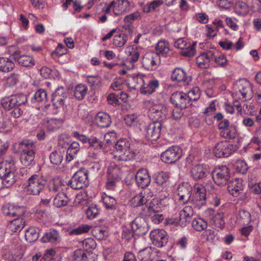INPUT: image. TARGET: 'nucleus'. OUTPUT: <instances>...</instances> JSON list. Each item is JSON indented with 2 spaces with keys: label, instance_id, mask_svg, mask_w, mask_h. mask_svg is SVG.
Returning <instances> with one entry per match:
<instances>
[{
  "label": "nucleus",
  "instance_id": "obj_44",
  "mask_svg": "<svg viewBox=\"0 0 261 261\" xmlns=\"http://www.w3.org/2000/svg\"><path fill=\"white\" fill-rule=\"evenodd\" d=\"M169 173L164 171L159 172L155 177V182L159 185L166 187L167 182L169 181Z\"/></svg>",
  "mask_w": 261,
  "mask_h": 261
},
{
  "label": "nucleus",
  "instance_id": "obj_59",
  "mask_svg": "<svg viewBox=\"0 0 261 261\" xmlns=\"http://www.w3.org/2000/svg\"><path fill=\"white\" fill-rule=\"evenodd\" d=\"M88 143L90 147L97 150L101 149L103 145L102 141L94 137L89 138Z\"/></svg>",
  "mask_w": 261,
  "mask_h": 261
},
{
  "label": "nucleus",
  "instance_id": "obj_46",
  "mask_svg": "<svg viewBox=\"0 0 261 261\" xmlns=\"http://www.w3.org/2000/svg\"><path fill=\"white\" fill-rule=\"evenodd\" d=\"M192 225L196 231H201L207 228V224L201 218H195L193 220Z\"/></svg>",
  "mask_w": 261,
  "mask_h": 261
},
{
  "label": "nucleus",
  "instance_id": "obj_20",
  "mask_svg": "<svg viewBox=\"0 0 261 261\" xmlns=\"http://www.w3.org/2000/svg\"><path fill=\"white\" fill-rule=\"evenodd\" d=\"M192 177L195 180H199L205 178L209 174V171L204 165H197L193 167L190 171Z\"/></svg>",
  "mask_w": 261,
  "mask_h": 261
},
{
  "label": "nucleus",
  "instance_id": "obj_6",
  "mask_svg": "<svg viewBox=\"0 0 261 261\" xmlns=\"http://www.w3.org/2000/svg\"><path fill=\"white\" fill-rule=\"evenodd\" d=\"M213 179L219 186L226 185L230 178L229 168L226 165L216 167L212 173Z\"/></svg>",
  "mask_w": 261,
  "mask_h": 261
},
{
  "label": "nucleus",
  "instance_id": "obj_43",
  "mask_svg": "<svg viewBox=\"0 0 261 261\" xmlns=\"http://www.w3.org/2000/svg\"><path fill=\"white\" fill-rule=\"evenodd\" d=\"M128 40V35L125 33H121L114 36L113 44L119 47L123 46Z\"/></svg>",
  "mask_w": 261,
  "mask_h": 261
},
{
  "label": "nucleus",
  "instance_id": "obj_22",
  "mask_svg": "<svg viewBox=\"0 0 261 261\" xmlns=\"http://www.w3.org/2000/svg\"><path fill=\"white\" fill-rule=\"evenodd\" d=\"M2 210L4 215L8 217H21L24 212L23 207H15L10 204L3 206Z\"/></svg>",
  "mask_w": 261,
  "mask_h": 261
},
{
  "label": "nucleus",
  "instance_id": "obj_15",
  "mask_svg": "<svg viewBox=\"0 0 261 261\" xmlns=\"http://www.w3.org/2000/svg\"><path fill=\"white\" fill-rule=\"evenodd\" d=\"M68 95L69 93L67 89L63 87L57 88L52 95L53 105L56 108L63 106Z\"/></svg>",
  "mask_w": 261,
  "mask_h": 261
},
{
  "label": "nucleus",
  "instance_id": "obj_5",
  "mask_svg": "<svg viewBox=\"0 0 261 261\" xmlns=\"http://www.w3.org/2000/svg\"><path fill=\"white\" fill-rule=\"evenodd\" d=\"M150 103L148 110V116L153 122L162 123L166 119L168 113L167 108L162 103Z\"/></svg>",
  "mask_w": 261,
  "mask_h": 261
},
{
  "label": "nucleus",
  "instance_id": "obj_37",
  "mask_svg": "<svg viewBox=\"0 0 261 261\" xmlns=\"http://www.w3.org/2000/svg\"><path fill=\"white\" fill-rule=\"evenodd\" d=\"M159 83L156 80H150L146 86L141 89V93L144 94H151L159 87Z\"/></svg>",
  "mask_w": 261,
  "mask_h": 261
},
{
  "label": "nucleus",
  "instance_id": "obj_14",
  "mask_svg": "<svg viewBox=\"0 0 261 261\" xmlns=\"http://www.w3.org/2000/svg\"><path fill=\"white\" fill-rule=\"evenodd\" d=\"M235 89L242 96L243 101L250 99L253 96L252 87L250 83L244 80H239L237 82Z\"/></svg>",
  "mask_w": 261,
  "mask_h": 261
},
{
  "label": "nucleus",
  "instance_id": "obj_2",
  "mask_svg": "<svg viewBox=\"0 0 261 261\" xmlns=\"http://www.w3.org/2000/svg\"><path fill=\"white\" fill-rule=\"evenodd\" d=\"M114 158L119 161H127L134 159L135 153L130 149V143L126 139H120L115 144Z\"/></svg>",
  "mask_w": 261,
  "mask_h": 261
},
{
  "label": "nucleus",
  "instance_id": "obj_21",
  "mask_svg": "<svg viewBox=\"0 0 261 261\" xmlns=\"http://www.w3.org/2000/svg\"><path fill=\"white\" fill-rule=\"evenodd\" d=\"M214 57V52L212 50H208L201 54L197 57L196 61L199 67L201 68H207L210 65V61L212 58Z\"/></svg>",
  "mask_w": 261,
  "mask_h": 261
},
{
  "label": "nucleus",
  "instance_id": "obj_12",
  "mask_svg": "<svg viewBox=\"0 0 261 261\" xmlns=\"http://www.w3.org/2000/svg\"><path fill=\"white\" fill-rule=\"evenodd\" d=\"M170 101L176 107L185 109L192 105L187 97L186 93L181 91L174 92L170 97Z\"/></svg>",
  "mask_w": 261,
  "mask_h": 261
},
{
  "label": "nucleus",
  "instance_id": "obj_31",
  "mask_svg": "<svg viewBox=\"0 0 261 261\" xmlns=\"http://www.w3.org/2000/svg\"><path fill=\"white\" fill-rule=\"evenodd\" d=\"M234 12L240 16H245L249 11V7L247 3L243 1H238L234 7Z\"/></svg>",
  "mask_w": 261,
  "mask_h": 261
},
{
  "label": "nucleus",
  "instance_id": "obj_55",
  "mask_svg": "<svg viewBox=\"0 0 261 261\" xmlns=\"http://www.w3.org/2000/svg\"><path fill=\"white\" fill-rule=\"evenodd\" d=\"M62 186L61 180L59 178H53L48 185V190L50 192H57Z\"/></svg>",
  "mask_w": 261,
  "mask_h": 261
},
{
  "label": "nucleus",
  "instance_id": "obj_42",
  "mask_svg": "<svg viewBox=\"0 0 261 261\" xmlns=\"http://www.w3.org/2000/svg\"><path fill=\"white\" fill-rule=\"evenodd\" d=\"M17 62L20 66L25 67H32L35 65V61L32 57L23 54Z\"/></svg>",
  "mask_w": 261,
  "mask_h": 261
},
{
  "label": "nucleus",
  "instance_id": "obj_35",
  "mask_svg": "<svg viewBox=\"0 0 261 261\" xmlns=\"http://www.w3.org/2000/svg\"><path fill=\"white\" fill-rule=\"evenodd\" d=\"M6 53L9 55V58L12 61L17 62L22 54V51L16 46H9L6 49Z\"/></svg>",
  "mask_w": 261,
  "mask_h": 261
},
{
  "label": "nucleus",
  "instance_id": "obj_57",
  "mask_svg": "<svg viewBox=\"0 0 261 261\" xmlns=\"http://www.w3.org/2000/svg\"><path fill=\"white\" fill-rule=\"evenodd\" d=\"M148 211L150 213V214H151V213H158L161 211L160 203L158 200L153 199L149 203Z\"/></svg>",
  "mask_w": 261,
  "mask_h": 261
},
{
  "label": "nucleus",
  "instance_id": "obj_33",
  "mask_svg": "<svg viewBox=\"0 0 261 261\" xmlns=\"http://www.w3.org/2000/svg\"><path fill=\"white\" fill-rule=\"evenodd\" d=\"M107 176L120 179L121 171L120 167L115 163L110 164L107 169Z\"/></svg>",
  "mask_w": 261,
  "mask_h": 261
},
{
  "label": "nucleus",
  "instance_id": "obj_30",
  "mask_svg": "<svg viewBox=\"0 0 261 261\" xmlns=\"http://www.w3.org/2000/svg\"><path fill=\"white\" fill-rule=\"evenodd\" d=\"M40 229L38 227H30L25 232V240L29 242H34L39 237Z\"/></svg>",
  "mask_w": 261,
  "mask_h": 261
},
{
  "label": "nucleus",
  "instance_id": "obj_23",
  "mask_svg": "<svg viewBox=\"0 0 261 261\" xmlns=\"http://www.w3.org/2000/svg\"><path fill=\"white\" fill-rule=\"evenodd\" d=\"M41 240L43 243L57 244L61 241L60 233L55 229H50L43 234Z\"/></svg>",
  "mask_w": 261,
  "mask_h": 261
},
{
  "label": "nucleus",
  "instance_id": "obj_63",
  "mask_svg": "<svg viewBox=\"0 0 261 261\" xmlns=\"http://www.w3.org/2000/svg\"><path fill=\"white\" fill-rule=\"evenodd\" d=\"M87 82L90 87H94L99 85L101 83V79L98 75H88Z\"/></svg>",
  "mask_w": 261,
  "mask_h": 261
},
{
  "label": "nucleus",
  "instance_id": "obj_34",
  "mask_svg": "<svg viewBox=\"0 0 261 261\" xmlns=\"http://www.w3.org/2000/svg\"><path fill=\"white\" fill-rule=\"evenodd\" d=\"M68 202L69 198L64 193L61 192L56 195L53 203L55 206L60 207L67 205Z\"/></svg>",
  "mask_w": 261,
  "mask_h": 261
},
{
  "label": "nucleus",
  "instance_id": "obj_1",
  "mask_svg": "<svg viewBox=\"0 0 261 261\" xmlns=\"http://www.w3.org/2000/svg\"><path fill=\"white\" fill-rule=\"evenodd\" d=\"M47 180L45 177L40 174H34L28 177L25 188L27 194L38 195L46 187Z\"/></svg>",
  "mask_w": 261,
  "mask_h": 261
},
{
  "label": "nucleus",
  "instance_id": "obj_3",
  "mask_svg": "<svg viewBox=\"0 0 261 261\" xmlns=\"http://www.w3.org/2000/svg\"><path fill=\"white\" fill-rule=\"evenodd\" d=\"M35 148L33 142L31 140H23L19 143V148L21 152L20 160L24 166H29L34 161Z\"/></svg>",
  "mask_w": 261,
  "mask_h": 261
},
{
  "label": "nucleus",
  "instance_id": "obj_17",
  "mask_svg": "<svg viewBox=\"0 0 261 261\" xmlns=\"http://www.w3.org/2000/svg\"><path fill=\"white\" fill-rule=\"evenodd\" d=\"M193 188L187 182L180 184L177 188V194L179 196V201L184 204L187 203L191 198V193Z\"/></svg>",
  "mask_w": 261,
  "mask_h": 261
},
{
  "label": "nucleus",
  "instance_id": "obj_18",
  "mask_svg": "<svg viewBox=\"0 0 261 261\" xmlns=\"http://www.w3.org/2000/svg\"><path fill=\"white\" fill-rule=\"evenodd\" d=\"M132 228L134 231L135 234L138 236L145 234L148 230L145 220L141 217L136 218L133 221Z\"/></svg>",
  "mask_w": 261,
  "mask_h": 261
},
{
  "label": "nucleus",
  "instance_id": "obj_56",
  "mask_svg": "<svg viewBox=\"0 0 261 261\" xmlns=\"http://www.w3.org/2000/svg\"><path fill=\"white\" fill-rule=\"evenodd\" d=\"M196 44V43H193L192 45L189 44L186 48L181 51V55L188 57L194 56L196 53V50L195 48Z\"/></svg>",
  "mask_w": 261,
  "mask_h": 261
},
{
  "label": "nucleus",
  "instance_id": "obj_64",
  "mask_svg": "<svg viewBox=\"0 0 261 261\" xmlns=\"http://www.w3.org/2000/svg\"><path fill=\"white\" fill-rule=\"evenodd\" d=\"M116 139V135L115 133L110 132L106 134L104 136L105 145L109 146L115 143Z\"/></svg>",
  "mask_w": 261,
  "mask_h": 261
},
{
  "label": "nucleus",
  "instance_id": "obj_51",
  "mask_svg": "<svg viewBox=\"0 0 261 261\" xmlns=\"http://www.w3.org/2000/svg\"><path fill=\"white\" fill-rule=\"evenodd\" d=\"M120 179L111 177L107 176V181L106 183V188L108 191H115L117 187V183Z\"/></svg>",
  "mask_w": 261,
  "mask_h": 261
},
{
  "label": "nucleus",
  "instance_id": "obj_54",
  "mask_svg": "<svg viewBox=\"0 0 261 261\" xmlns=\"http://www.w3.org/2000/svg\"><path fill=\"white\" fill-rule=\"evenodd\" d=\"M13 170L10 171L8 174H7L4 177H2L3 183L7 187H10L14 184L15 182V179L14 178V173Z\"/></svg>",
  "mask_w": 261,
  "mask_h": 261
},
{
  "label": "nucleus",
  "instance_id": "obj_48",
  "mask_svg": "<svg viewBox=\"0 0 261 261\" xmlns=\"http://www.w3.org/2000/svg\"><path fill=\"white\" fill-rule=\"evenodd\" d=\"M145 193L141 192L133 197L132 203L134 207L140 206L146 203L147 200L145 197Z\"/></svg>",
  "mask_w": 261,
  "mask_h": 261
},
{
  "label": "nucleus",
  "instance_id": "obj_25",
  "mask_svg": "<svg viewBox=\"0 0 261 261\" xmlns=\"http://www.w3.org/2000/svg\"><path fill=\"white\" fill-rule=\"evenodd\" d=\"M73 261H95L92 253L85 250L77 249L73 255Z\"/></svg>",
  "mask_w": 261,
  "mask_h": 261
},
{
  "label": "nucleus",
  "instance_id": "obj_9",
  "mask_svg": "<svg viewBox=\"0 0 261 261\" xmlns=\"http://www.w3.org/2000/svg\"><path fill=\"white\" fill-rule=\"evenodd\" d=\"M150 237L152 244L157 247L161 248L165 246L168 241V235L163 229H156L152 230Z\"/></svg>",
  "mask_w": 261,
  "mask_h": 261
},
{
  "label": "nucleus",
  "instance_id": "obj_39",
  "mask_svg": "<svg viewBox=\"0 0 261 261\" xmlns=\"http://www.w3.org/2000/svg\"><path fill=\"white\" fill-rule=\"evenodd\" d=\"M64 151L60 150H56L53 151L49 156L50 161L51 164L56 165H60L63 159Z\"/></svg>",
  "mask_w": 261,
  "mask_h": 261
},
{
  "label": "nucleus",
  "instance_id": "obj_19",
  "mask_svg": "<svg viewBox=\"0 0 261 261\" xmlns=\"http://www.w3.org/2000/svg\"><path fill=\"white\" fill-rule=\"evenodd\" d=\"M135 179L137 186L144 189L147 187L150 184L151 178L147 170L141 169L136 173Z\"/></svg>",
  "mask_w": 261,
  "mask_h": 261
},
{
  "label": "nucleus",
  "instance_id": "obj_26",
  "mask_svg": "<svg viewBox=\"0 0 261 261\" xmlns=\"http://www.w3.org/2000/svg\"><path fill=\"white\" fill-rule=\"evenodd\" d=\"M172 81L178 82H183L185 85H188L191 81V77L186 75V73L182 69L179 68H175L171 74Z\"/></svg>",
  "mask_w": 261,
  "mask_h": 261
},
{
  "label": "nucleus",
  "instance_id": "obj_58",
  "mask_svg": "<svg viewBox=\"0 0 261 261\" xmlns=\"http://www.w3.org/2000/svg\"><path fill=\"white\" fill-rule=\"evenodd\" d=\"M83 248L85 250L94 249L96 247L95 240L92 238H87L82 241Z\"/></svg>",
  "mask_w": 261,
  "mask_h": 261
},
{
  "label": "nucleus",
  "instance_id": "obj_10",
  "mask_svg": "<svg viewBox=\"0 0 261 261\" xmlns=\"http://www.w3.org/2000/svg\"><path fill=\"white\" fill-rule=\"evenodd\" d=\"M233 146L227 141L218 142L213 149V152L217 158H225L233 152Z\"/></svg>",
  "mask_w": 261,
  "mask_h": 261
},
{
  "label": "nucleus",
  "instance_id": "obj_24",
  "mask_svg": "<svg viewBox=\"0 0 261 261\" xmlns=\"http://www.w3.org/2000/svg\"><path fill=\"white\" fill-rule=\"evenodd\" d=\"M227 184L228 192L235 197H237L244 188L242 179L237 178L228 181Z\"/></svg>",
  "mask_w": 261,
  "mask_h": 261
},
{
  "label": "nucleus",
  "instance_id": "obj_27",
  "mask_svg": "<svg viewBox=\"0 0 261 261\" xmlns=\"http://www.w3.org/2000/svg\"><path fill=\"white\" fill-rule=\"evenodd\" d=\"M15 64L12 59L7 57H0V71L7 73L13 70Z\"/></svg>",
  "mask_w": 261,
  "mask_h": 261
},
{
  "label": "nucleus",
  "instance_id": "obj_7",
  "mask_svg": "<svg viewBox=\"0 0 261 261\" xmlns=\"http://www.w3.org/2000/svg\"><path fill=\"white\" fill-rule=\"evenodd\" d=\"M27 102V96L22 93H18L3 98L1 104L6 110H10L15 107L24 105Z\"/></svg>",
  "mask_w": 261,
  "mask_h": 261
},
{
  "label": "nucleus",
  "instance_id": "obj_53",
  "mask_svg": "<svg viewBox=\"0 0 261 261\" xmlns=\"http://www.w3.org/2000/svg\"><path fill=\"white\" fill-rule=\"evenodd\" d=\"M186 94L190 102L192 103V101H196L200 98V91L198 87H195L186 93Z\"/></svg>",
  "mask_w": 261,
  "mask_h": 261
},
{
  "label": "nucleus",
  "instance_id": "obj_61",
  "mask_svg": "<svg viewBox=\"0 0 261 261\" xmlns=\"http://www.w3.org/2000/svg\"><path fill=\"white\" fill-rule=\"evenodd\" d=\"M236 168L238 172L244 174L247 172L248 167L244 161L238 160L236 163Z\"/></svg>",
  "mask_w": 261,
  "mask_h": 261
},
{
  "label": "nucleus",
  "instance_id": "obj_8",
  "mask_svg": "<svg viewBox=\"0 0 261 261\" xmlns=\"http://www.w3.org/2000/svg\"><path fill=\"white\" fill-rule=\"evenodd\" d=\"M192 203L198 208L201 207L206 202V189L203 185L196 184L194 186V194L191 197Z\"/></svg>",
  "mask_w": 261,
  "mask_h": 261
},
{
  "label": "nucleus",
  "instance_id": "obj_16",
  "mask_svg": "<svg viewBox=\"0 0 261 261\" xmlns=\"http://www.w3.org/2000/svg\"><path fill=\"white\" fill-rule=\"evenodd\" d=\"M162 127L161 123L153 122L150 123L147 127L145 133V138L148 141H156L161 135Z\"/></svg>",
  "mask_w": 261,
  "mask_h": 261
},
{
  "label": "nucleus",
  "instance_id": "obj_40",
  "mask_svg": "<svg viewBox=\"0 0 261 261\" xmlns=\"http://www.w3.org/2000/svg\"><path fill=\"white\" fill-rule=\"evenodd\" d=\"M156 54L166 57L170 51L169 43L165 41H159L156 46Z\"/></svg>",
  "mask_w": 261,
  "mask_h": 261
},
{
  "label": "nucleus",
  "instance_id": "obj_11",
  "mask_svg": "<svg viewBox=\"0 0 261 261\" xmlns=\"http://www.w3.org/2000/svg\"><path fill=\"white\" fill-rule=\"evenodd\" d=\"M181 156V152L178 146H172L161 155V160L167 164H173L177 161Z\"/></svg>",
  "mask_w": 261,
  "mask_h": 261
},
{
  "label": "nucleus",
  "instance_id": "obj_13",
  "mask_svg": "<svg viewBox=\"0 0 261 261\" xmlns=\"http://www.w3.org/2000/svg\"><path fill=\"white\" fill-rule=\"evenodd\" d=\"M160 62V57L155 53H148L142 58L143 66L148 70H153L159 66Z\"/></svg>",
  "mask_w": 261,
  "mask_h": 261
},
{
  "label": "nucleus",
  "instance_id": "obj_62",
  "mask_svg": "<svg viewBox=\"0 0 261 261\" xmlns=\"http://www.w3.org/2000/svg\"><path fill=\"white\" fill-rule=\"evenodd\" d=\"M19 74L16 73L11 74L6 79V83L9 86L15 85L19 81Z\"/></svg>",
  "mask_w": 261,
  "mask_h": 261
},
{
  "label": "nucleus",
  "instance_id": "obj_28",
  "mask_svg": "<svg viewBox=\"0 0 261 261\" xmlns=\"http://www.w3.org/2000/svg\"><path fill=\"white\" fill-rule=\"evenodd\" d=\"M97 125L100 127H109L111 123V119L109 115L105 112H99L96 117Z\"/></svg>",
  "mask_w": 261,
  "mask_h": 261
},
{
  "label": "nucleus",
  "instance_id": "obj_52",
  "mask_svg": "<svg viewBox=\"0 0 261 261\" xmlns=\"http://www.w3.org/2000/svg\"><path fill=\"white\" fill-rule=\"evenodd\" d=\"M99 214V210L96 204H92L87 210L86 214L89 219H93Z\"/></svg>",
  "mask_w": 261,
  "mask_h": 261
},
{
  "label": "nucleus",
  "instance_id": "obj_4",
  "mask_svg": "<svg viewBox=\"0 0 261 261\" xmlns=\"http://www.w3.org/2000/svg\"><path fill=\"white\" fill-rule=\"evenodd\" d=\"M88 171L82 168L76 172L69 181L70 187L74 190H80L89 185Z\"/></svg>",
  "mask_w": 261,
  "mask_h": 261
},
{
  "label": "nucleus",
  "instance_id": "obj_38",
  "mask_svg": "<svg viewBox=\"0 0 261 261\" xmlns=\"http://www.w3.org/2000/svg\"><path fill=\"white\" fill-rule=\"evenodd\" d=\"M25 225V221L20 217L14 219L10 221V227L12 230L15 232L20 231Z\"/></svg>",
  "mask_w": 261,
  "mask_h": 261
},
{
  "label": "nucleus",
  "instance_id": "obj_47",
  "mask_svg": "<svg viewBox=\"0 0 261 261\" xmlns=\"http://www.w3.org/2000/svg\"><path fill=\"white\" fill-rule=\"evenodd\" d=\"M87 90V87L85 85H79L76 86L74 90L75 97L79 100L83 99L85 97Z\"/></svg>",
  "mask_w": 261,
  "mask_h": 261
},
{
  "label": "nucleus",
  "instance_id": "obj_50",
  "mask_svg": "<svg viewBox=\"0 0 261 261\" xmlns=\"http://www.w3.org/2000/svg\"><path fill=\"white\" fill-rule=\"evenodd\" d=\"M214 224L216 227L222 229L225 225L224 214L223 213H217L213 218Z\"/></svg>",
  "mask_w": 261,
  "mask_h": 261
},
{
  "label": "nucleus",
  "instance_id": "obj_41",
  "mask_svg": "<svg viewBox=\"0 0 261 261\" xmlns=\"http://www.w3.org/2000/svg\"><path fill=\"white\" fill-rule=\"evenodd\" d=\"M221 136L227 139H234L237 135V129L235 126L230 125V127L220 132Z\"/></svg>",
  "mask_w": 261,
  "mask_h": 261
},
{
  "label": "nucleus",
  "instance_id": "obj_36",
  "mask_svg": "<svg viewBox=\"0 0 261 261\" xmlns=\"http://www.w3.org/2000/svg\"><path fill=\"white\" fill-rule=\"evenodd\" d=\"M138 257L140 261H153L152 251L151 247H146L138 252Z\"/></svg>",
  "mask_w": 261,
  "mask_h": 261
},
{
  "label": "nucleus",
  "instance_id": "obj_32",
  "mask_svg": "<svg viewBox=\"0 0 261 261\" xmlns=\"http://www.w3.org/2000/svg\"><path fill=\"white\" fill-rule=\"evenodd\" d=\"M14 170V161H1L0 162V178L4 177L10 171Z\"/></svg>",
  "mask_w": 261,
  "mask_h": 261
},
{
  "label": "nucleus",
  "instance_id": "obj_29",
  "mask_svg": "<svg viewBox=\"0 0 261 261\" xmlns=\"http://www.w3.org/2000/svg\"><path fill=\"white\" fill-rule=\"evenodd\" d=\"M102 200L107 210L115 211L118 209V205L117 200L113 196L104 193Z\"/></svg>",
  "mask_w": 261,
  "mask_h": 261
},
{
  "label": "nucleus",
  "instance_id": "obj_49",
  "mask_svg": "<svg viewBox=\"0 0 261 261\" xmlns=\"http://www.w3.org/2000/svg\"><path fill=\"white\" fill-rule=\"evenodd\" d=\"M47 93L44 89H39L37 90L34 95V102L45 103L47 101Z\"/></svg>",
  "mask_w": 261,
  "mask_h": 261
},
{
  "label": "nucleus",
  "instance_id": "obj_60",
  "mask_svg": "<svg viewBox=\"0 0 261 261\" xmlns=\"http://www.w3.org/2000/svg\"><path fill=\"white\" fill-rule=\"evenodd\" d=\"M133 82L135 83L134 88L136 89H139L141 91L142 88H144L145 84L143 76L141 74H137L133 78Z\"/></svg>",
  "mask_w": 261,
  "mask_h": 261
},
{
  "label": "nucleus",
  "instance_id": "obj_45",
  "mask_svg": "<svg viewBox=\"0 0 261 261\" xmlns=\"http://www.w3.org/2000/svg\"><path fill=\"white\" fill-rule=\"evenodd\" d=\"M214 118L217 121H220L218 124V128L224 130L230 127L229 121L227 119H223V115L221 113H218L214 116Z\"/></svg>",
  "mask_w": 261,
  "mask_h": 261
}]
</instances>
